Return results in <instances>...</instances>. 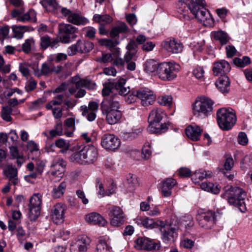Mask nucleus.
Instances as JSON below:
<instances>
[{
	"label": "nucleus",
	"instance_id": "nucleus-1",
	"mask_svg": "<svg viewBox=\"0 0 252 252\" xmlns=\"http://www.w3.org/2000/svg\"><path fill=\"white\" fill-rule=\"evenodd\" d=\"M138 223L139 225L149 229L158 228L162 234V239L165 243H168L174 239L178 228L175 225L166 221L158 220L155 221L153 219L147 217L139 219Z\"/></svg>",
	"mask_w": 252,
	"mask_h": 252
},
{
	"label": "nucleus",
	"instance_id": "nucleus-2",
	"mask_svg": "<svg viewBox=\"0 0 252 252\" xmlns=\"http://www.w3.org/2000/svg\"><path fill=\"white\" fill-rule=\"evenodd\" d=\"M186 4L190 12L205 26L213 24V18L205 7V0H186Z\"/></svg>",
	"mask_w": 252,
	"mask_h": 252
},
{
	"label": "nucleus",
	"instance_id": "nucleus-3",
	"mask_svg": "<svg viewBox=\"0 0 252 252\" xmlns=\"http://www.w3.org/2000/svg\"><path fill=\"white\" fill-rule=\"evenodd\" d=\"M224 190L223 197L226 199L230 205L237 206L242 212H245L246 210V192L241 188L231 186L225 187Z\"/></svg>",
	"mask_w": 252,
	"mask_h": 252
},
{
	"label": "nucleus",
	"instance_id": "nucleus-4",
	"mask_svg": "<svg viewBox=\"0 0 252 252\" xmlns=\"http://www.w3.org/2000/svg\"><path fill=\"white\" fill-rule=\"evenodd\" d=\"M119 108L120 104L117 95L110 97L108 100L102 102L101 108L103 114L106 115V119L108 124H115L121 119L122 114L119 110Z\"/></svg>",
	"mask_w": 252,
	"mask_h": 252
},
{
	"label": "nucleus",
	"instance_id": "nucleus-5",
	"mask_svg": "<svg viewBox=\"0 0 252 252\" xmlns=\"http://www.w3.org/2000/svg\"><path fill=\"white\" fill-rule=\"evenodd\" d=\"M98 153L93 146H86L78 151L73 153L69 157L71 161L82 165H87L94 162L97 158Z\"/></svg>",
	"mask_w": 252,
	"mask_h": 252
},
{
	"label": "nucleus",
	"instance_id": "nucleus-6",
	"mask_svg": "<svg viewBox=\"0 0 252 252\" xmlns=\"http://www.w3.org/2000/svg\"><path fill=\"white\" fill-rule=\"evenodd\" d=\"M166 117L164 111L160 108L153 109L148 117L149 126L148 131L151 133H160L167 129L166 123H161V120Z\"/></svg>",
	"mask_w": 252,
	"mask_h": 252
},
{
	"label": "nucleus",
	"instance_id": "nucleus-7",
	"mask_svg": "<svg viewBox=\"0 0 252 252\" xmlns=\"http://www.w3.org/2000/svg\"><path fill=\"white\" fill-rule=\"evenodd\" d=\"M217 122L219 127L225 130L231 129L236 122L235 113L231 108H221L217 112Z\"/></svg>",
	"mask_w": 252,
	"mask_h": 252
},
{
	"label": "nucleus",
	"instance_id": "nucleus-8",
	"mask_svg": "<svg viewBox=\"0 0 252 252\" xmlns=\"http://www.w3.org/2000/svg\"><path fill=\"white\" fill-rule=\"evenodd\" d=\"M213 104V101L208 97H198L193 107L194 116L199 119L208 117L212 111Z\"/></svg>",
	"mask_w": 252,
	"mask_h": 252
},
{
	"label": "nucleus",
	"instance_id": "nucleus-9",
	"mask_svg": "<svg viewBox=\"0 0 252 252\" xmlns=\"http://www.w3.org/2000/svg\"><path fill=\"white\" fill-rule=\"evenodd\" d=\"M180 68V65L176 63H162L158 65V75L163 80H172L177 77Z\"/></svg>",
	"mask_w": 252,
	"mask_h": 252
},
{
	"label": "nucleus",
	"instance_id": "nucleus-10",
	"mask_svg": "<svg viewBox=\"0 0 252 252\" xmlns=\"http://www.w3.org/2000/svg\"><path fill=\"white\" fill-rule=\"evenodd\" d=\"M199 225L206 229H211L216 224V213L208 211L199 214L197 216Z\"/></svg>",
	"mask_w": 252,
	"mask_h": 252
},
{
	"label": "nucleus",
	"instance_id": "nucleus-11",
	"mask_svg": "<svg viewBox=\"0 0 252 252\" xmlns=\"http://www.w3.org/2000/svg\"><path fill=\"white\" fill-rule=\"evenodd\" d=\"M24 13V10L21 8L20 9H14L11 13V17L15 18L17 21L22 22H26L31 21L35 22L36 21V14L33 9H30L28 12Z\"/></svg>",
	"mask_w": 252,
	"mask_h": 252
},
{
	"label": "nucleus",
	"instance_id": "nucleus-12",
	"mask_svg": "<svg viewBox=\"0 0 252 252\" xmlns=\"http://www.w3.org/2000/svg\"><path fill=\"white\" fill-rule=\"evenodd\" d=\"M135 95L141 100L142 105L145 106L152 104L156 99V95L153 92L147 88H140L136 91L135 94L130 96L134 97Z\"/></svg>",
	"mask_w": 252,
	"mask_h": 252
},
{
	"label": "nucleus",
	"instance_id": "nucleus-13",
	"mask_svg": "<svg viewBox=\"0 0 252 252\" xmlns=\"http://www.w3.org/2000/svg\"><path fill=\"white\" fill-rule=\"evenodd\" d=\"M66 210V206L62 203L54 205L51 209L50 215L53 221L56 224L62 223L64 220Z\"/></svg>",
	"mask_w": 252,
	"mask_h": 252
},
{
	"label": "nucleus",
	"instance_id": "nucleus-14",
	"mask_svg": "<svg viewBox=\"0 0 252 252\" xmlns=\"http://www.w3.org/2000/svg\"><path fill=\"white\" fill-rule=\"evenodd\" d=\"M66 166V162L63 158H57L54 159L51 165V174L53 179L59 180L63 175V168Z\"/></svg>",
	"mask_w": 252,
	"mask_h": 252
},
{
	"label": "nucleus",
	"instance_id": "nucleus-15",
	"mask_svg": "<svg viewBox=\"0 0 252 252\" xmlns=\"http://www.w3.org/2000/svg\"><path fill=\"white\" fill-rule=\"evenodd\" d=\"M101 144L105 149L113 151L120 147L121 142L120 139L114 135L105 134L102 136Z\"/></svg>",
	"mask_w": 252,
	"mask_h": 252
},
{
	"label": "nucleus",
	"instance_id": "nucleus-16",
	"mask_svg": "<svg viewBox=\"0 0 252 252\" xmlns=\"http://www.w3.org/2000/svg\"><path fill=\"white\" fill-rule=\"evenodd\" d=\"M162 46L165 50L172 54H178L182 51L183 45L174 38H168L162 42Z\"/></svg>",
	"mask_w": 252,
	"mask_h": 252
},
{
	"label": "nucleus",
	"instance_id": "nucleus-17",
	"mask_svg": "<svg viewBox=\"0 0 252 252\" xmlns=\"http://www.w3.org/2000/svg\"><path fill=\"white\" fill-rule=\"evenodd\" d=\"M72 82L75 84L76 88L74 87L69 88L70 95L73 94L76 91V89L84 87L88 89H94L96 85L94 83L87 79H80L79 76H74L72 78Z\"/></svg>",
	"mask_w": 252,
	"mask_h": 252
},
{
	"label": "nucleus",
	"instance_id": "nucleus-18",
	"mask_svg": "<svg viewBox=\"0 0 252 252\" xmlns=\"http://www.w3.org/2000/svg\"><path fill=\"white\" fill-rule=\"evenodd\" d=\"M109 216L110 217V223L114 226H119L124 222V216L123 211L117 206L109 209Z\"/></svg>",
	"mask_w": 252,
	"mask_h": 252
},
{
	"label": "nucleus",
	"instance_id": "nucleus-19",
	"mask_svg": "<svg viewBox=\"0 0 252 252\" xmlns=\"http://www.w3.org/2000/svg\"><path fill=\"white\" fill-rule=\"evenodd\" d=\"M90 244V240L86 236L78 237L75 241L72 242L69 250L70 252H87Z\"/></svg>",
	"mask_w": 252,
	"mask_h": 252
},
{
	"label": "nucleus",
	"instance_id": "nucleus-20",
	"mask_svg": "<svg viewBox=\"0 0 252 252\" xmlns=\"http://www.w3.org/2000/svg\"><path fill=\"white\" fill-rule=\"evenodd\" d=\"M62 12L64 16H68V21L76 25H84L88 23V20L78 13H73L69 10L62 8Z\"/></svg>",
	"mask_w": 252,
	"mask_h": 252
},
{
	"label": "nucleus",
	"instance_id": "nucleus-21",
	"mask_svg": "<svg viewBox=\"0 0 252 252\" xmlns=\"http://www.w3.org/2000/svg\"><path fill=\"white\" fill-rule=\"evenodd\" d=\"M231 67L229 63L224 60L215 62L213 67V73L215 76H226L225 74L228 73Z\"/></svg>",
	"mask_w": 252,
	"mask_h": 252
},
{
	"label": "nucleus",
	"instance_id": "nucleus-22",
	"mask_svg": "<svg viewBox=\"0 0 252 252\" xmlns=\"http://www.w3.org/2000/svg\"><path fill=\"white\" fill-rule=\"evenodd\" d=\"M136 247L140 250L152 251L158 250L160 247L159 244L156 243L147 238H141L136 240Z\"/></svg>",
	"mask_w": 252,
	"mask_h": 252
},
{
	"label": "nucleus",
	"instance_id": "nucleus-23",
	"mask_svg": "<svg viewBox=\"0 0 252 252\" xmlns=\"http://www.w3.org/2000/svg\"><path fill=\"white\" fill-rule=\"evenodd\" d=\"M60 41L58 38H51L47 35L40 37V47L42 50H45L48 47L52 49L57 48L59 46Z\"/></svg>",
	"mask_w": 252,
	"mask_h": 252
},
{
	"label": "nucleus",
	"instance_id": "nucleus-24",
	"mask_svg": "<svg viewBox=\"0 0 252 252\" xmlns=\"http://www.w3.org/2000/svg\"><path fill=\"white\" fill-rule=\"evenodd\" d=\"M49 134L52 138L57 136L65 135L66 137H71L73 136V130L67 129L63 130V124L61 122L56 123L54 129L49 131Z\"/></svg>",
	"mask_w": 252,
	"mask_h": 252
},
{
	"label": "nucleus",
	"instance_id": "nucleus-25",
	"mask_svg": "<svg viewBox=\"0 0 252 252\" xmlns=\"http://www.w3.org/2000/svg\"><path fill=\"white\" fill-rule=\"evenodd\" d=\"M176 180L173 178H167L160 184L159 188L162 195L165 197L171 195V189L176 184Z\"/></svg>",
	"mask_w": 252,
	"mask_h": 252
},
{
	"label": "nucleus",
	"instance_id": "nucleus-26",
	"mask_svg": "<svg viewBox=\"0 0 252 252\" xmlns=\"http://www.w3.org/2000/svg\"><path fill=\"white\" fill-rule=\"evenodd\" d=\"M85 219L87 222L93 225L104 226L107 223L106 220L99 214L95 212L87 215Z\"/></svg>",
	"mask_w": 252,
	"mask_h": 252
},
{
	"label": "nucleus",
	"instance_id": "nucleus-27",
	"mask_svg": "<svg viewBox=\"0 0 252 252\" xmlns=\"http://www.w3.org/2000/svg\"><path fill=\"white\" fill-rule=\"evenodd\" d=\"M186 134L188 138L192 141H197L203 131L198 126L190 125L186 128Z\"/></svg>",
	"mask_w": 252,
	"mask_h": 252
},
{
	"label": "nucleus",
	"instance_id": "nucleus-28",
	"mask_svg": "<svg viewBox=\"0 0 252 252\" xmlns=\"http://www.w3.org/2000/svg\"><path fill=\"white\" fill-rule=\"evenodd\" d=\"M114 87L122 95H126L130 92V88L126 85V80L124 78H119L115 83Z\"/></svg>",
	"mask_w": 252,
	"mask_h": 252
},
{
	"label": "nucleus",
	"instance_id": "nucleus-29",
	"mask_svg": "<svg viewBox=\"0 0 252 252\" xmlns=\"http://www.w3.org/2000/svg\"><path fill=\"white\" fill-rule=\"evenodd\" d=\"M230 81L227 76H220L216 82V87L222 93L228 92Z\"/></svg>",
	"mask_w": 252,
	"mask_h": 252
},
{
	"label": "nucleus",
	"instance_id": "nucleus-30",
	"mask_svg": "<svg viewBox=\"0 0 252 252\" xmlns=\"http://www.w3.org/2000/svg\"><path fill=\"white\" fill-rule=\"evenodd\" d=\"M28 149L30 151L31 155L30 156L32 160L38 158L40 155L38 145L34 141L31 140L28 142L27 144Z\"/></svg>",
	"mask_w": 252,
	"mask_h": 252
},
{
	"label": "nucleus",
	"instance_id": "nucleus-31",
	"mask_svg": "<svg viewBox=\"0 0 252 252\" xmlns=\"http://www.w3.org/2000/svg\"><path fill=\"white\" fill-rule=\"evenodd\" d=\"M202 189L214 194H218L220 191V187L219 185H215L211 182H202L200 185Z\"/></svg>",
	"mask_w": 252,
	"mask_h": 252
},
{
	"label": "nucleus",
	"instance_id": "nucleus-32",
	"mask_svg": "<svg viewBox=\"0 0 252 252\" xmlns=\"http://www.w3.org/2000/svg\"><path fill=\"white\" fill-rule=\"evenodd\" d=\"M41 68L42 69V73L45 76L48 75L54 72L59 73L62 70V67L61 66H54L52 65H48L45 63L42 64Z\"/></svg>",
	"mask_w": 252,
	"mask_h": 252
},
{
	"label": "nucleus",
	"instance_id": "nucleus-33",
	"mask_svg": "<svg viewBox=\"0 0 252 252\" xmlns=\"http://www.w3.org/2000/svg\"><path fill=\"white\" fill-rule=\"evenodd\" d=\"M78 52L87 53L91 51L93 47V43L90 41H86L84 40H79L76 43Z\"/></svg>",
	"mask_w": 252,
	"mask_h": 252
},
{
	"label": "nucleus",
	"instance_id": "nucleus-34",
	"mask_svg": "<svg viewBox=\"0 0 252 252\" xmlns=\"http://www.w3.org/2000/svg\"><path fill=\"white\" fill-rule=\"evenodd\" d=\"M126 181L128 184L127 188L130 191L134 190L139 186V183L137 176L134 174L129 173L126 176Z\"/></svg>",
	"mask_w": 252,
	"mask_h": 252
},
{
	"label": "nucleus",
	"instance_id": "nucleus-35",
	"mask_svg": "<svg viewBox=\"0 0 252 252\" xmlns=\"http://www.w3.org/2000/svg\"><path fill=\"white\" fill-rule=\"evenodd\" d=\"M69 143L63 139L60 138L57 140L54 143L52 144L50 146L51 149L55 147L61 149L62 153H65L67 151L69 148Z\"/></svg>",
	"mask_w": 252,
	"mask_h": 252
},
{
	"label": "nucleus",
	"instance_id": "nucleus-36",
	"mask_svg": "<svg viewBox=\"0 0 252 252\" xmlns=\"http://www.w3.org/2000/svg\"><path fill=\"white\" fill-rule=\"evenodd\" d=\"M211 176L212 172L211 171L199 170L194 172L192 180L195 183H197L200 180L210 177Z\"/></svg>",
	"mask_w": 252,
	"mask_h": 252
},
{
	"label": "nucleus",
	"instance_id": "nucleus-37",
	"mask_svg": "<svg viewBox=\"0 0 252 252\" xmlns=\"http://www.w3.org/2000/svg\"><path fill=\"white\" fill-rule=\"evenodd\" d=\"M94 20L99 23L101 25H105L111 23L112 22V17L109 15L95 14L93 17Z\"/></svg>",
	"mask_w": 252,
	"mask_h": 252
},
{
	"label": "nucleus",
	"instance_id": "nucleus-38",
	"mask_svg": "<svg viewBox=\"0 0 252 252\" xmlns=\"http://www.w3.org/2000/svg\"><path fill=\"white\" fill-rule=\"evenodd\" d=\"M98 109V104L94 101L90 102L88 107L86 105H83L81 107V110L83 116H86L89 113V111L95 112L97 111Z\"/></svg>",
	"mask_w": 252,
	"mask_h": 252
},
{
	"label": "nucleus",
	"instance_id": "nucleus-39",
	"mask_svg": "<svg viewBox=\"0 0 252 252\" xmlns=\"http://www.w3.org/2000/svg\"><path fill=\"white\" fill-rule=\"evenodd\" d=\"M233 62L237 67L243 68L251 64V60L248 56H244L242 58H235Z\"/></svg>",
	"mask_w": 252,
	"mask_h": 252
},
{
	"label": "nucleus",
	"instance_id": "nucleus-40",
	"mask_svg": "<svg viewBox=\"0 0 252 252\" xmlns=\"http://www.w3.org/2000/svg\"><path fill=\"white\" fill-rule=\"evenodd\" d=\"M214 37L216 40H219L221 44L225 45L229 40L227 34L223 31L215 32L213 33Z\"/></svg>",
	"mask_w": 252,
	"mask_h": 252
},
{
	"label": "nucleus",
	"instance_id": "nucleus-41",
	"mask_svg": "<svg viewBox=\"0 0 252 252\" xmlns=\"http://www.w3.org/2000/svg\"><path fill=\"white\" fill-rule=\"evenodd\" d=\"M158 63L153 59L147 60L145 63V70L148 73H152L157 71L158 73Z\"/></svg>",
	"mask_w": 252,
	"mask_h": 252
},
{
	"label": "nucleus",
	"instance_id": "nucleus-42",
	"mask_svg": "<svg viewBox=\"0 0 252 252\" xmlns=\"http://www.w3.org/2000/svg\"><path fill=\"white\" fill-rule=\"evenodd\" d=\"M42 195L40 193H34L30 200V207L41 208Z\"/></svg>",
	"mask_w": 252,
	"mask_h": 252
},
{
	"label": "nucleus",
	"instance_id": "nucleus-43",
	"mask_svg": "<svg viewBox=\"0 0 252 252\" xmlns=\"http://www.w3.org/2000/svg\"><path fill=\"white\" fill-rule=\"evenodd\" d=\"M95 252H111V248L105 240H99L96 245Z\"/></svg>",
	"mask_w": 252,
	"mask_h": 252
},
{
	"label": "nucleus",
	"instance_id": "nucleus-44",
	"mask_svg": "<svg viewBox=\"0 0 252 252\" xmlns=\"http://www.w3.org/2000/svg\"><path fill=\"white\" fill-rule=\"evenodd\" d=\"M98 42L100 45L105 46L110 50H112L119 44L118 41L116 39H101L99 40Z\"/></svg>",
	"mask_w": 252,
	"mask_h": 252
},
{
	"label": "nucleus",
	"instance_id": "nucleus-45",
	"mask_svg": "<svg viewBox=\"0 0 252 252\" xmlns=\"http://www.w3.org/2000/svg\"><path fill=\"white\" fill-rule=\"evenodd\" d=\"M63 94L57 95L54 97L53 100L46 105V108L48 110H50L54 106L61 105L63 103Z\"/></svg>",
	"mask_w": 252,
	"mask_h": 252
},
{
	"label": "nucleus",
	"instance_id": "nucleus-46",
	"mask_svg": "<svg viewBox=\"0 0 252 252\" xmlns=\"http://www.w3.org/2000/svg\"><path fill=\"white\" fill-rule=\"evenodd\" d=\"M66 187V183L63 182L58 187L54 188L52 190V195L53 197L58 198L62 196L63 194Z\"/></svg>",
	"mask_w": 252,
	"mask_h": 252
},
{
	"label": "nucleus",
	"instance_id": "nucleus-47",
	"mask_svg": "<svg viewBox=\"0 0 252 252\" xmlns=\"http://www.w3.org/2000/svg\"><path fill=\"white\" fill-rule=\"evenodd\" d=\"M40 3L46 10L49 11H53L58 7L56 0H42Z\"/></svg>",
	"mask_w": 252,
	"mask_h": 252
},
{
	"label": "nucleus",
	"instance_id": "nucleus-48",
	"mask_svg": "<svg viewBox=\"0 0 252 252\" xmlns=\"http://www.w3.org/2000/svg\"><path fill=\"white\" fill-rule=\"evenodd\" d=\"M28 30V27L26 26H15L13 28L14 37L21 39L25 32Z\"/></svg>",
	"mask_w": 252,
	"mask_h": 252
},
{
	"label": "nucleus",
	"instance_id": "nucleus-49",
	"mask_svg": "<svg viewBox=\"0 0 252 252\" xmlns=\"http://www.w3.org/2000/svg\"><path fill=\"white\" fill-rule=\"evenodd\" d=\"M41 209L29 206V218L31 221H35L40 215Z\"/></svg>",
	"mask_w": 252,
	"mask_h": 252
},
{
	"label": "nucleus",
	"instance_id": "nucleus-50",
	"mask_svg": "<svg viewBox=\"0 0 252 252\" xmlns=\"http://www.w3.org/2000/svg\"><path fill=\"white\" fill-rule=\"evenodd\" d=\"M60 30L62 33L71 35L75 32L76 28L71 25L62 24L60 25Z\"/></svg>",
	"mask_w": 252,
	"mask_h": 252
},
{
	"label": "nucleus",
	"instance_id": "nucleus-51",
	"mask_svg": "<svg viewBox=\"0 0 252 252\" xmlns=\"http://www.w3.org/2000/svg\"><path fill=\"white\" fill-rule=\"evenodd\" d=\"M119 48L116 49V51L113 55V64L117 66H122L124 65L125 61L121 57V54Z\"/></svg>",
	"mask_w": 252,
	"mask_h": 252
},
{
	"label": "nucleus",
	"instance_id": "nucleus-52",
	"mask_svg": "<svg viewBox=\"0 0 252 252\" xmlns=\"http://www.w3.org/2000/svg\"><path fill=\"white\" fill-rule=\"evenodd\" d=\"M34 40L32 38L26 39L22 44V51L26 53H30L32 48L34 46Z\"/></svg>",
	"mask_w": 252,
	"mask_h": 252
},
{
	"label": "nucleus",
	"instance_id": "nucleus-53",
	"mask_svg": "<svg viewBox=\"0 0 252 252\" xmlns=\"http://www.w3.org/2000/svg\"><path fill=\"white\" fill-rule=\"evenodd\" d=\"M12 109L8 107H3L1 111V117L2 119L6 122H10L12 120L11 113Z\"/></svg>",
	"mask_w": 252,
	"mask_h": 252
},
{
	"label": "nucleus",
	"instance_id": "nucleus-54",
	"mask_svg": "<svg viewBox=\"0 0 252 252\" xmlns=\"http://www.w3.org/2000/svg\"><path fill=\"white\" fill-rule=\"evenodd\" d=\"M158 102L162 105L170 107L172 105V97L170 95H163L158 97Z\"/></svg>",
	"mask_w": 252,
	"mask_h": 252
},
{
	"label": "nucleus",
	"instance_id": "nucleus-55",
	"mask_svg": "<svg viewBox=\"0 0 252 252\" xmlns=\"http://www.w3.org/2000/svg\"><path fill=\"white\" fill-rule=\"evenodd\" d=\"M152 155V151L150 145L149 143H146L143 146L142 150V158L145 160L150 159Z\"/></svg>",
	"mask_w": 252,
	"mask_h": 252
},
{
	"label": "nucleus",
	"instance_id": "nucleus-56",
	"mask_svg": "<svg viewBox=\"0 0 252 252\" xmlns=\"http://www.w3.org/2000/svg\"><path fill=\"white\" fill-rule=\"evenodd\" d=\"M67 59V55L64 53H58L51 55L49 57V60L52 62L59 63Z\"/></svg>",
	"mask_w": 252,
	"mask_h": 252
},
{
	"label": "nucleus",
	"instance_id": "nucleus-57",
	"mask_svg": "<svg viewBox=\"0 0 252 252\" xmlns=\"http://www.w3.org/2000/svg\"><path fill=\"white\" fill-rule=\"evenodd\" d=\"M4 172L5 176L8 178L17 176V170L12 165H8Z\"/></svg>",
	"mask_w": 252,
	"mask_h": 252
},
{
	"label": "nucleus",
	"instance_id": "nucleus-58",
	"mask_svg": "<svg viewBox=\"0 0 252 252\" xmlns=\"http://www.w3.org/2000/svg\"><path fill=\"white\" fill-rule=\"evenodd\" d=\"M113 60V55L112 54H102L100 57L96 58V61L100 63H106Z\"/></svg>",
	"mask_w": 252,
	"mask_h": 252
},
{
	"label": "nucleus",
	"instance_id": "nucleus-59",
	"mask_svg": "<svg viewBox=\"0 0 252 252\" xmlns=\"http://www.w3.org/2000/svg\"><path fill=\"white\" fill-rule=\"evenodd\" d=\"M114 87V83L109 82L104 84L103 88L102 90V94L103 96H107L109 95Z\"/></svg>",
	"mask_w": 252,
	"mask_h": 252
},
{
	"label": "nucleus",
	"instance_id": "nucleus-60",
	"mask_svg": "<svg viewBox=\"0 0 252 252\" xmlns=\"http://www.w3.org/2000/svg\"><path fill=\"white\" fill-rule=\"evenodd\" d=\"M37 86V82L31 79L27 81L25 85V89L27 92H31L34 90Z\"/></svg>",
	"mask_w": 252,
	"mask_h": 252
},
{
	"label": "nucleus",
	"instance_id": "nucleus-61",
	"mask_svg": "<svg viewBox=\"0 0 252 252\" xmlns=\"http://www.w3.org/2000/svg\"><path fill=\"white\" fill-rule=\"evenodd\" d=\"M36 161V170L38 174L41 175L44 169L45 163L44 161L41 160L37 158L34 159Z\"/></svg>",
	"mask_w": 252,
	"mask_h": 252
},
{
	"label": "nucleus",
	"instance_id": "nucleus-62",
	"mask_svg": "<svg viewBox=\"0 0 252 252\" xmlns=\"http://www.w3.org/2000/svg\"><path fill=\"white\" fill-rule=\"evenodd\" d=\"M46 101L45 97L40 98L32 102L31 108L32 109H37L41 106Z\"/></svg>",
	"mask_w": 252,
	"mask_h": 252
},
{
	"label": "nucleus",
	"instance_id": "nucleus-63",
	"mask_svg": "<svg viewBox=\"0 0 252 252\" xmlns=\"http://www.w3.org/2000/svg\"><path fill=\"white\" fill-rule=\"evenodd\" d=\"M75 119L73 118H69L64 121V125L67 127L65 129L68 130H72L73 132L75 129Z\"/></svg>",
	"mask_w": 252,
	"mask_h": 252
},
{
	"label": "nucleus",
	"instance_id": "nucleus-64",
	"mask_svg": "<svg viewBox=\"0 0 252 252\" xmlns=\"http://www.w3.org/2000/svg\"><path fill=\"white\" fill-rule=\"evenodd\" d=\"M238 142L242 145H246L248 142V139L245 132H240L237 138Z\"/></svg>",
	"mask_w": 252,
	"mask_h": 252
}]
</instances>
